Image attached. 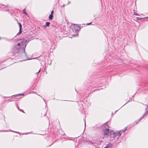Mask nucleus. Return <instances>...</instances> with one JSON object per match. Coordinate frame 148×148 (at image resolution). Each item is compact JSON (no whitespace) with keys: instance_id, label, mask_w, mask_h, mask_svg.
<instances>
[{"instance_id":"nucleus-21","label":"nucleus","mask_w":148,"mask_h":148,"mask_svg":"<svg viewBox=\"0 0 148 148\" xmlns=\"http://www.w3.org/2000/svg\"><path fill=\"white\" fill-rule=\"evenodd\" d=\"M104 125H105V126H106V125H107V126L108 127V125H107V123H105V124Z\"/></svg>"},{"instance_id":"nucleus-30","label":"nucleus","mask_w":148,"mask_h":148,"mask_svg":"<svg viewBox=\"0 0 148 148\" xmlns=\"http://www.w3.org/2000/svg\"><path fill=\"white\" fill-rule=\"evenodd\" d=\"M70 3V1H69L67 4H68Z\"/></svg>"},{"instance_id":"nucleus-3","label":"nucleus","mask_w":148,"mask_h":148,"mask_svg":"<svg viewBox=\"0 0 148 148\" xmlns=\"http://www.w3.org/2000/svg\"><path fill=\"white\" fill-rule=\"evenodd\" d=\"M120 132V131H117L116 132H114V138H116L117 139L121 135V133Z\"/></svg>"},{"instance_id":"nucleus-10","label":"nucleus","mask_w":148,"mask_h":148,"mask_svg":"<svg viewBox=\"0 0 148 148\" xmlns=\"http://www.w3.org/2000/svg\"><path fill=\"white\" fill-rule=\"evenodd\" d=\"M44 42H45V44L47 45H49V44L51 42V40L49 39L47 40H46V42L44 41Z\"/></svg>"},{"instance_id":"nucleus-32","label":"nucleus","mask_w":148,"mask_h":148,"mask_svg":"<svg viewBox=\"0 0 148 148\" xmlns=\"http://www.w3.org/2000/svg\"><path fill=\"white\" fill-rule=\"evenodd\" d=\"M148 18V17H145V18Z\"/></svg>"},{"instance_id":"nucleus-27","label":"nucleus","mask_w":148,"mask_h":148,"mask_svg":"<svg viewBox=\"0 0 148 148\" xmlns=\"http://www.w3.org/2000/svg\"><path fill=\"white\" fill-rule=\"evenodd\" d=\"M11 131H12L13 132H16V133H18V132H14V131H12V130H10Z\"/></svg>"},{"instance_id":"nucleus-23","label":"nucleus","mask_w":148,"mask_h":148,"mask_svg":"<svg viewBox=\"0 0 148 148\" xmlns=\"http://www.w3.org/2000/svg\"><path fill=\"white\" fill-rule=\"evenodd\" d=\"M84 124H85V127H86V120L84 119Z\"/></svg>"},{"instance_id":"nucleus-4","label":"nucleus","mask_w":148,"mask_h":148,"mask_svg":"<svg viewBox=\"0 0 148 148\" xmlns=\"http://www.w3.org/2000/svg\"><path fill=\"white\" fill-rule=\"evenodd\" d=\"M24 95L21 94H19L18 95H17L16 96L14 95V96H12L10 99V101H15V99L16 97H17L18 96H20V95Z\"/></svg>"},{"instance_id":"nucleus-6","label":"nucleus","mask_w":148,"mask_h":148,"mask_svg":"<svg viewBox=\"0 0 148 148\" xmlns=\"http://www.w3.org/2000/svg\"><path fill=\"white\" fill-rule=\"evenodd\" d=\"M113 147V145L112 144L109 143L108 145H106V146L103 148H112Z\"/></svg>"},{"instance_id":"nucleus-26","label":"nucleus","mask_w":148,"mask_h":148,"mask_svg":"<svg viewBox=\"0 0 148 148\" xmlns=\"http://www.w3.org/2000/svg\"><path fill=\"white\" fill-rule=\"evenodd\" d=\"M137 18H138V19H139V20H141L142 19V18H138V17H137Z\"/></svg>"},{"instance_id":"nucleus-5","label":"nucleus","mask_w":148,"mask_h":148,"mask_svg":"<svg viewBox=\"0 0 148 148\" xmlns=\"http://www.w3.org/2000/svg\"><path fill=\"white\" fill-rule=\"evenodd\" d=\"M109 130L108 128L105 129L104 130V135H109Z\"/></svg>"},{"instance_id":"nucleus-33","label":"nucleus","mask_w":148,"mask_h":148,"mask_svg":"<svg viewBox=\"0 0 148 148\" xmlns=\"http://www.w3.org/2000/svg\"><path fill=\"white\" fill-rule=\"evenodd\" d=\"M64 6H65V5H63L62 6V7H64Z\"/></svg>"},{"instance_id":"nucleus-20","label":"nucleus","mask_w":148,"mask_h":148,"mask_svg":"<svg viewBox=\"0 0 148 148\" xmlns=\"http://www.w3.org/2000/svg\"><path fill=\"white\" fill-rule=\"evenodd\" d=\"M134 14L135 15H137V16H139V14H137V13H135V12H134Z\"/></svg>"},{"instance_id":"nucleus-29","label":"nucleus","mask_w":148,"mask_h":148,"mask_svg":"<svg viewBox=\"0 0 148 148\" xmlns=\"http://www.w3.org/2000/svg\"><path fill=\"white\" fill-rule=\"evenodd\" d=\"M3 132H8V130H7V131H3Z\"/></svg>"},{"instance_id":"nucleus-15","label":"nucleus","mask_w":148,"mask_h":148,"mask_svg":"<svg viewBox=\"0 0 148 148\" xmlns=\"http://www.w3.org/2000/svg\"><path fill=\"white\" fill-rule=\"evenodd\" d=\"M78 34H74L72 35L73 37H77L78 36Z\"/></svg>"},{"instance_id":"nucleus-1","label":"nucleus","mask_w":148,"mask_h":148,"mask_svg":"<svg viewBox=\"0 0 148 148\" xmlns=\"http://www.w3.org/2000/svg\"><path fill=\"white\" fill-rule=\"evenodd\" d=\"M18 41H19V42L17 45H15L12 48V52L13 53V56H15V54L18 53V56L23 60H27L25 49L29 41L23 38L19 39Z\"/></svg>"},{"instance_id":"nucleus-22","label":"nucleus","mask_w":148,"mask_h":148,"mask_svg":"<svg viewBox=\"0 0 148 148\" xmlns=\"http://www.w3.org/2000/svg\"><path fill=\"white\" fill-rule=\"evenodd\" d=\"M53 12H54V11H53V10L51 12V14L53 15Z\"/></svg>"},{"instance_id":"nucleus-25","label":"nucleus","mask_w":148,"mask_h":148,"mask_svg":"<svg viewBox=\"0 0 148 148\" xmlns=\"http://www.w3.org/2000/svg\"><path fill=\"white\" fill-rule=\"evenodd\" d=\"M92 23V22H90V23H87L86 24L87 25H89L90 24H91Z\"/></svg>"},{"instance_id":"nucleus-35","label":"nucleus","mask_w":148,"mask_h":148,"mask_svg":"<svg viewBox=\"0 0 148 148\" xmlns=\"http://www.w3.org/2000/svg\"><path fill=\"white\" fill-rule=\"evenodd\" d=\"M1 39V38L0 37V39Z\"/></svg>"},{"instance_id":"nucleus-18","label":"nucleus","mask_w":148,"mask_h":148,"mask_svg":"<svg viewBox=\"0 0 148 148\" xmlns=\"http://www.w3.org/2000/svg\"><path fill=\"white\" fill-rule=\"evenodd\" d=\"M145 114L143 115V116L141 117L140 118V119H139V121H138V122L141 119H142V118H144V116H145V114Z\"/></svg>"},{"instance_id":"nucleus-12","label":"nucleus","mask_w":148,"mask_h":148,"mask_svg":"<svg viewBox=\"0 0 148 148\" xmlns=\"http://www.w3.org/2000/svg\"><path fill=\"white\" fill-rule=\"evenodd\" d=\"M53 18V15L52 14H50L49 16V18L50 20H52Z\"/></svg>"},{"instance_id":"nucleus-31","label":"nucleus","mask_w":148,"mask_h":148,"mask_svg":"<svg viewBox=\"0 0 148 148\" xmlns=\"http://www.w3.org/2000/svg\"><path fill=\"white\" fill-rule=\"evenodd\" d=\"M138 122H136V121H135V122H136V124H137V123H138Z\"/></svg>"},{"instance_id":"nucleus-16","label":"nucleus","mask_w":148,"mask_h":148,"mask_svg":"<svg viewBox=\"0 0 148 148\" xmlns=\"http://www.w3.org/2000/svg\"><path fill=\"white\" fill-rule=\"evenodd\" d=\"M18 25L19 27V29H22V26L20 23H18Z\"/></svg>"},{"instance_id":"nucleus-13","label":"nucleus","mask_w":148,"mask_h":148,"mask_svg":"<svg viewBox=\"0 0 148 148\" xmlns=\"http://www.w3.org/2000/svg\"><path fill=\"white\" fill-rule=\"evenodd\" d=\"M3 10L5 11H7L8 10V9L7 7L6 6H4L3 8Z\"/></svg>"},{"instance_id":"nucleus-11","label":"nucleus","mask_w":148,"mask_h":148,"mask_svg":"<svg viewBox=\"0 0 148 148\" xmlns=\"http://www.w3.org/2000/svg\"><path fill=\"white\" fill-rule=\"evenodd\" d=\"M127 127H125L124 129L123 130H120V132H125L126 130H127Z\"/></svg>"},{"instance_id":"nucleus-17","label":"nucleus","mask_w":148,"mask_h":148,"mask_svg":"<svg viewBox=\"0 0 148 148\" xmlns=\"http://www.w3.org/2000/svg\"><path fill=\"white\" fill-rule=\"evenodd\" d=\"M23 13L24 14H25L26 15H27V13L25 11V9H24V10H23Z\"/></svg>"},{"instance_id":"nucleus-7","label":"nucleus","mask_w":148,"mask_h":148,"mask_svg":"<svg viewBox=\"0 0 148 148\" xmlns=\"http://www.w3.org/2000/svg\"><path fill=\"white\" fill-rule=\"evenodd\" d=\"M88 142L91 145H95L96 143V141L94 140H89Z\"/></svg>"},{"instance_id":"nucleus-8","label":"nucleus","mask_w":148,"mask_h":148,"mask_svg":"<svg viewBox=\"0 0 148 148\" xmlns=\"http://www.w3.org/2000/svg\"><path fill=\"white\" fill-rule=\"evenodd\" d=\"M45 24H46L44 26V27L45 28L46 27H49V26L50 23L49 22H46Z\"/></svg>"},{"instance_id":"nucleus-14","label":"nucleus","mask_w":148,"mask_h":148,"mask_svg":"<svg viewBox=\"0 0 148 148\" xmlns=\"http://www.w3.org/2000/svg\"><path fill=\"white\" fill-rule=\"evenodd\" d=\"M22 32V29H19V31L16 34V35H18L21 34Z\"/></svg>"},{"instance_id":"nucleus-34","label":"nucleus","mask_w":148,"mask_h":148,"mask_svg":"<svg viewBox=\"0 0 148 148\" xmlns=\"http://www.w3.org/2000/svg\"><path fill=\"white\" fill-rule=\"evenodd\" d=\"M127 103V102L126 103H125V104H125H126Z\"/></svg>"},{"instance_id":"nucleus-28","label":"nucleus","mask_w":148,"mask_h":148,"mask_svg":"<svg viewBox=\"0 0 148 148\" xmlns=\"http://www.w3.org/2000/svg\"><path fill=\"white\" fill-rule=\"evenodd\" d=\"M18 109L19 110H20L21 111H22V112H23V111L22 110H20L18 108Z\"/></svg>"},{"instance_id":"nucleus-19","label":"nucleus","mask_w":148,"mask_h":148,"mask_svg":"<svg viewBox=\"0 0 148 148\" xmlns=\"http://www.w3.org/2000/svg\"><path fill=\"white\" fill-rule=\"evenodd\" d=\"M101 142H102L101 141L99 140V141H98V143H97L96 144H100Z\"/></svg>"},{"instance_id":"nucleus-9","label":"nucleus","mask_w":148,"mask_h":148,"mask_svg":"<svg viewBox=\"0 0 148 148\" xmlns=\"http://www.w3.org/2000/svg\"><path fill=\"white\" fill-rule=\"evenodd\" d=\"M110 137L111 138L113 137L114 138V132H111L110 133Z\"/></svg>"},{"instance_id":"nucleus-24","label":"nucleus","mask_w":148,"mask_h":148,"mask_svg":"<svg viewBox=\"0 0 148 148\" xmlns=\"http://www.w3.org/2000/svg\"><path fill=\"white\" fill-rule=\"evenodd\" d=\"M40 69L39 70L38 72H37L36 73V74H38V73H39L40 72Z\"/></svg>"},{"instance_id":"nucleus-2","label":"nucleus","mask_w":148,"mask_h":148,"mask_svg":"<svg viewBox=\"0 0 148 148\" xmlns=\"http://www.w3.org/2000/svg\"><path fill=\"white\" fill-rule=\"evenodd\" d=\"M80 29V26L77 25H74L73 27L72 30L73 32H75L76 33L78 32Z\"/></svg>"}]
</instances>
